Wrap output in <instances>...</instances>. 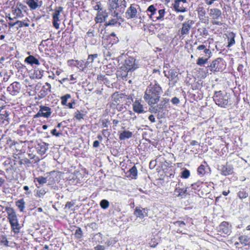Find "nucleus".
<instances>
[{"label":"nucleus","mask_w":250,"mask_h":250,"mask_svg":"<svg viewBox=\"0 0 250 250\" xmlns=\"http://www.w3.org/2000/svg\"><path fill=\"white\" fill-rule=\"evenodd\" d=\"M161 87L156 83H151L147 88L144 95V99L149 104L157 103L162 93Z\"/></svg>","instance_id":"f257e3e1"},{"label":"nucleus","mask_w":250,"mask_h":250,"mask_svg":"<svg viewBox=\"0 0 250 250\" xmlns=\"http://www.w3.org/2000/svg\"><path fill=\"white\" fill-rule=\"evenodd\" d=\"M6 211L8 214V219L11 226V230L15 234L20 232L22 226L19 224L15 210L11 208H6Z\"/></svg>","instance_id":"f03ea898"},{"label":"nucleus","mask_w":250,"mask_h":250,"mask_svg":"<svg viewBox=\"0 0 250 250\" xmlns=\"http://www.w3.org/2000/svg\"><path fill=\"white\" fill-rule=\"evenodd\" d=\"M229 96L221 91L215 92L213 99L216 104L223 107H226L229 104Z\"/></svg>","instance_id":"7ed1b4c3"},{"label":"nucleus","mask_w":250,"mask_h":250,"mask_svg":"<svg viewBox=\"0 0 250 250\" xmlns=\"http://www.w3.org/2000/svg\"><path fill=\"white\" fill-rule=\"evenodd\" d=\"M208 15L211 19V23L213 25H222L223 22L220 20L222 19L221 11L216 8H211L208 10Z\"/></svg>","instance_id":"20e7f679"},{"label":"nucleus","mask_w":250,"mask_h":250,"mask_svg":"<svg viewBox=\"0 0 250 250\" xmlns=\"http://www.w3.org/2000/svg\"><path fill=\"white\" fill-rule=\"evenodd\" d=\"M138 67V62L134 58L129 57L125 60V63L123 65V69L128 70L131 72L134 71Z\"/></svg>","instance_id":"39448f33"},{"label":"nucleus","mask_w":250,"mask_h":250,"mask_svg":"<svg viewBox=\"0 0 250 250\" xmlns=\"http://www.w3.org/2000/svg\"><path fill=\"white\" fill-rule=\"evenodd\" d=\"M62 10L63 8L61 6H59L54 10V12L52 14L53 24L54 27L57 29H59L60 27V24L58 23V21H60V13L62 11Z\"/></svg>","instance_id":"423d86ee"},{"label":"nucleus","mask_w":250,"mask_h":250,"mask_svg":"<svg viewBox=\"0 0 250 250\" xmlns=\"http://www.w3.org/2000/svg\"><path fill=\"white\" fill-rule=\"evenodd\" d=\"M51 114V108L48 106L41 105L38 113L34 115V118L43 117L48 118Z\"/></svg>","instance_id":"0eeeda50"},{"label":"nucleus","mask_w":250,"mask_h":250,"mask_svg":"<svg viewBox=\"0 0 250 250\" xmlns=\"http://www.w3.org/2000/svg\"><path fill=\"white\" fill-rule=\"evenodd\" d=\"M218 231L222 236L229 235L231 232V225L227 222H223L219 225Z\"/></svg>","instance_id":"6e6552de"},{"label":"nucleus","mask_w":250,"mask_h":250,"mask_svg":"<svg viewBox=\"0 0 250 250\" xmlns=\"http://www.w3.org/2000/svg\"><path fill=\"white\" fill-rule=\"evenodd\" d=\"M127 19H133L137 17V10L134 4H131L125 12Z\"/></svg>","instance_id":"1a4fd4ad"},{"label":"nucleus","mask_w":250,"mask_h":250,"mask_svg":"<svg viewBox=\"0 0 250 250\" xmlns=\"http://www.w3.org/2000/svg\"><path fill=\"white\" fill-rule=\"evenodd\" d=\"M51 87V84L48 83H46L45 85L42 86V89L39 93L38 96L39 98L42 99L45 97L48 94V92H50Z\"/></svg>","instance_id":"9d476101"},{"label":"nucleus","mask_w":250,"mask_h":250,"mask_svg":"<svg viewBox=\"0 0 250 250\" xmlns=\"http://www.w3.org/2000/svg\"><path fill=\"white\" fill-rule=\"evenodd\" d=\"M186 2L187 0H175L174 7L175 11L181 12H185L186 8L184 6V4Z\"/></svg>","instance_id":"9b49d317"},{"label":"nucleus","mask_w":250,"mask_h":250,"mask_svg":"<svg viewBox=\"0 0 250 250\" xmlns=\"http://www.w3.org/2000/svg\"><path fill=\"white\" fill-rule=\"evenodd\" d=\"M186 191L185 187L182 183H178L176 185L174 190V195L176 197H179L184 195Z\"/></svg>","instance_id":"f8f14e48"},{"label":"nucleus","mask_w":250,"mask_h":250,"mask_svg":"<svg viewBox=\"0 0 250 250\" xmlns=\"http://www.w3.org/2000/svg\"><path fill=\"white\" fill-rule=\"evenodd\" d=\"M20 83L17 82H14L10 85L7 88V90L12 95H16L17 93H19L20 90Z\"/></svg>","instance_id":"ddd939ff"},{"label":"nucleus","mask_w":250,"mask_h":250,"mask_svg":"<svg viewBox=\"0 0 250 250\" xmlns=\"http://www.w3.org/2000/svg\"><path fill=\"white\" fill-rule=\"evenodd\" d=\"M205 53L206 54V56H208L207 58H204L203 57H200L197 60L196 63L198 65H203L206 63L207 62L208 60L210 58V55L211 54V52L209 49H205Z\"/></svg>","instance_id":"4468645a"},{"label":"nucleus","mask_w":250,"mask_h":250,"mask_svg":"<svg viewBox=\"0 0 250 250\" xmlns=\"http://www.w3.org/2000/svg\"><path fill=\"white\" fill-rule=\"evenodd\" d=\"M26 3L31 10L36 9L42 5V1H39L38 0H26Z\"/></svg>","instance_id":"2eb2a0df"},{"label":"nucleus","mask_w":250,"mask_h":250,"mask_svg":"<svg viewBox=\"0 0 250 250\" xmlns=\"http://www.w3.org/2000/svg\"><path fill=\"white\" fill-rule=\"evenodd\" d=\"M197 12L198 17L200 20L202 21L205 22L207 20V18L206 16V10L203 7H199L197 9Z\"/></svg>","instance_id":"dca6fc26"},{"label":"nucleus","mask_w":250,"mask_h":250,"mask_svg":"<svg viewBox=\"0 0 250 250\" xmlns=\"http://www.w3.org/2000/svg\"><path fill=\"white\" fill-rule=\"evenodd\" d=\"M133 108L134 112L138 113H141L145 111L143 105L138 101H135L133 103Z\"/></svg>","instance_id":"f3484780"},{"label":"nucleus","mask_w":250,"mask_h":250,"mask_svg":"<svg viewBox=\"0 0 250 250\" xmlns=\"http://www.w3.org/2000/svg\"><path fill=\"white\" fill-rule=\"evenodd\" d=\"M174 226L177 232L181 233L183 232L185 229V224L183 221H176L174 223Z\"/></svg>","instance_id":"a211bd4d"},{"label":"nucleus","mask_w":250,"mask_h":250,"mask_svg":"<svg viewBox=\"0 0 250 250\" xmlns=\"http://www.w3.org/2000/svg\"><path fill=\"white\" fill-rule=\"evenodd\" d=\"M48 144L45 143L38 144L37 148L38 152L41 155L45 154L48 148Z\"/></svg>","instance_id":"6ab92c4d"},{"label":"nucleus","mask_w":250,"mask_h":250,"mask_svg":"<svg viewBox=\"0 0 250 250\" xmlns=\"http://www.w3.org/2000/svg\"><path fill=\"white\" fill-rule=\"evenodd\" d=\"M221 61V59L218 58L217 59L212 61L210 65L211 71H219V61Z\"/></svg>","instance_id":"aec40b11"},{"label":"nucleus","mask_w":250,"mask_h":250,"mask_svg":"<svg viewBox=\"0 0 250 250\" xmlns=\"http://www.w3.org/2000/svg\"><path fill=\"white\" fill-rule=\"evenodd\" d=\"M25 62L31 65L33 64H35L37 65L40 64V62L39 60L34 56L32 55H30L28 57H26L25 59Z\"/></svg>","instance_id":"412c9836"},{"label":"nucleus","mask_w":250,"mask_h":250,"mask_svg":"<svg viewBox=\"0 0 250 250\" xmlns=\"http://www.w3.org/2000/svg\"><path fill=\"white\" fill-rule=\"evenodd\" d=\"M9 114L7 111H4V113H0V125L5 123H8Z\"/></svg>","instance_id":"4be33fe9"},{"label":"nucleus","mask_w":250,"mask_h":250,"mask_svg":"<svg viewBox=\"0 0 250 250\" xmlns=\"http://www.w3.org/2000/svg\"><path fill=\"white\" fill-rule=\"evenodd\" d=\"M132 136V133L131 131L125 130L120 133L119 134V139L121 140H124L126 139L130 138Z\"/></svg>","instance_id":"5701e85b"},{"label":"nucleus","mask_w":250,"mask_h":250,"mask_svg":"<svg viewBox=\"0 0 250 250\" xmlns=\"http://www.w3.org/2000/svg\"><path fill=\"white\" fill-rule=\"evenodd\" d=\"M131 72L130 71L123 69V66L120 67V70L118 71V74L119 76L121 77L123 80H126L128 74Z\"/></svg>","instance_id":"b1692460"},{"label":"nucleus","mask_w":250,"mask_h":250,"mask_svg":"<svg viewBox=\"0 0 250 250\" xmlns=\"http://www.w3.org/2000/svg\"><path fill=\"white\" fill-rule=\"evenodd\" d=\"M232 167L230 166H224L222 168V173L224 175H228L232 173Z\"/></svg>","instance_id":"393cba45"},{"label":"nucleus","mask_w":250,"mask_h":250,"mask_svg":"<svg viewBox=\"0 0 250 250\" xmlns=\"http://www.w3.org/2000/svg\"><path fill=\"white\" fill-rule=\"evenodd\" d=\"M156 11H157V10L153 5L149 6L147 9L148 15L152 21H153L154 19V14H156Z\"/></svg>","instance_id":"a878e982"},{"label":"nucleus","mask_w":250,"mask_h":250,"mask_svg":"<svg viewBox=\"0 0 250 250\" xmlns=\"http://www.w3.org/2000/svg\"><path fill=\"white\" fill-rule=\"evenodd\" d=\"M191 28V25L189 23V21L188 22H184L183 24V27L182 28V34H188V33L189 30Z\"/></svg>","instance_id":"bb28decb"},{"label":"nucleus","mask_w":250,"mask_h":250,"mask_svg":"<svg viewBox=\"0 0 250 250\" xmlns=\"http://www.w3.org/2000/svg\"><path fill=\"white\" fill-rule=\"evenodd\" d=\"M143 210H145V209H141L139 207H136L135 209L134 214L137 218L142 219L145 216L143 212Z\"/></svg>","instance_id":"cd10ccee"},{"label":"nucleus","mask_w":250,"mask_h":250,"mask_svg":"<svg viewBox=\"0 0 250 250\" xmlns=\"http://www.w3.org/2000/svg\"><path fill=\"white\" fill-rule=\"evenodd\" d=\"M98 57V54H91L88 56L87 61L85 62V66H88L89 63H91L93 62L94 59L97 58Z\"/></svg>","instance_id":"c85d7f7f"},{"label":"nucleus","mask_w":250,"mask_h":250,"mask_svg":"<svg viewBox=\"0 0 250 250\" xmlns=\"http://www.w3.org/2000/svg\"><path fill=\"white\" fill-rule=\"evenodd\" d=\"M129 172L130 173V176L132 178L136 179L137 175V169L136 167L134 166L132 167L129 170Z\"/></svg>","instance_id":"c756f323"},{"label":"nucleus","mask_w":250,"mask_h":250,"mask_svg":"<svg viewBox=\"0 0 250 250\" xmlns=\"http://www.w3.org/2000/svg\"><path fill=\"white\" fill-rule=\"evenodd\" d=\"M13 14L15 16L14 18H21L22 17L21 10L19 8H16L13 10Z\"/></svg>","instance_id":"7c9ffc66"},{"label":"nucleus","mask_w":250,"mask_h":250,"mask_svg":"<svg viewBox=\"0 0 250 250\" xmlns=\"http://www.w3.org/2000/svg\"><path fill=\"white\" fill-rule=\"evenodd\" d=\"M111 16L117 20H119L120 22H123L124 19L122 18L119 13L118 12V10H115L113 12H111Z\"/></svg>","instance_id":"2f4dec72"},{"label":"nucleus","mask_w":250,"mask_h":250,"mask_svg":"<svg viewBox=\"0 0 250 250\" xmlns=\"http://www.w3.org/2000/svg\"><path fill=\"white\" fill-rule=\"evenodd\" d=\"M239 240L241 244L247 245L250 241V238L247 236L243 235L240 236Z\"/></svg>","instance_id":"473e14b6"},{"label":"nucleus","mask_w":250,"mask_h":250,"mask_svg":"<svg viewBox=\"0 0 250 250\" xmlns=\"http://www.w3.org/2000/svg\"><path fill=\"white\" fill-rule=\"evenodd\" d=\"M117 23H119V25L121 24V22L119 21V20H117V19H112L109 21L108 22H106L105 24V26H111L114 25Z\"/></svg>","instance_id":"72a5a7b5"},{"label":"nucleus","mask_w":250,"mask_h":250,"mask_svg":"<svg viewBox=\"0 0 250 250\" xmlns=\"http://www.w3.org/2000/svg\"><path fill=\"white\" fill-rule=\"evenodd\" d=\"M24 204L25 203L23 199H20L16 202V205L21 211H22L24 208Z\"/></svg>","instance_id":"f704fd0d"},{"label":"nucleus","mask_w":250,"mask_h":250,"mask_svg":"<svg viewBox=\"0 0 250 250\" xmlns=\"http://www.w3.org/2000/svg\"><path fill=\"white\" fill-rule=\"evenodd\" d=\"M16 23L17 25H18V26L17 27V29L23 26L28 27L29 26V24L28 22H25V21H16Z\"/></svg>","instance_id":"c9c22d12"},{"label":"nucleus","mask_w":250,"mask_h":250,"mask_svg":"<svg viewBox=\"0 0 250 250\" xmlns=\"http://www.w3.org/2000/svg\"><path fill=\"white\" fill-rule=\"evenodd\" d=\"M102 12L99 11L97 16L95 18V21L96 23H101L104 21L103 17L102 16Z\"/></svg>","instance_id":"e433bc0d"},{"label":"nucleus","mask_w":250,"mask_h":250,"mask_svg":"<svg viewBox=\"0 0 250 250\" xmlns=\"http://www.w3.org/2000/svg\"><path fill=\"white\" fill-rule=\"evenodd\" d=\"M165 10L161 9L158 11V16L157 17L154 16L153 21H157V20L161 19L164 16Z\"/></svg>","instance_id":"4c0bfd02"},{"label":"nucleus","mask_w":250,"mask_h":250,"mask_svg":"<svg viewBox=\"0 0 250 250\" xmlns=\"http://www.w3.org/2000/svg\"><path fill=\"white\" fill-rule=\"evenodd\" d=\"M71 98V96L69 94H67L62 97H61V99L62 100L61 103L63 105H66L67 99Z\"/></svg>","instance_id":"58836bf2"},{"label":"nucleus","mask_w":250,"mask_h":250,"mask_svg":"<svg viewBox=\"0 0 250 250\" xmlns=\"http://www.w3.org/2000/svg\"><path fill=\"white\" fill-rule=\"evenodd\" d=\"M118 1V0H113L112 1L110 5V10H117L119 8Z\"/></svg>","instance_id":"ea45409f"},{"label":"nucleus","mask_w":250,"mask_h":250,"mask_svg":"<svg viewBox=\"0 0 250 250\" xmlns=\"http://www.w3.org/2000/svg\"><path fill=\"white\" fill-rule=\"evenodd\" d=\"M231 38H228V47H230V46H231L232 45H233L235 42V40H234V35H233V33H231Z\"/></svg>","instance_id":"a19ab883"},{"label":"nucleus","mask_w":250,"mask_h":250,"mask_svg":"<svg viewBox=\"0 0 250 250\" xmlns=\"http://www.w3.org/2000/svg\"><path fill=\"white\" fill-rule=\"evenodd\" d=\"M35 179L40 185H43L47 182L46 178L43 177L42 176L37 177Z\"/></svg>","instance_id":"79ce46f5"},{"label":"nucleus","mask_w":250,"mask_h":250,"mask_svg":"<svg viewBox=\"0 0 250 250\" xmlns=\"http://www.w3.org/2000/svg\"><path fill=\"white\" fill-rule=\"evenodd\" d=\"M100 206L102 208L106 209L109 207V203L107 200H103L100 202Z\"/></svg>","instance_id":"37998d69"},{"label":"nucleus","mask_w":250,"mask_h":250,"mask_svg":"<svg viewBox=\"0 0 250 250\" xmlns=\"http://www.w3.org/2000/svg\"><path fill=\"white\" fill-rule=\"evenodd\" d=\"M238 196L241 199H244L248 196V193L244 191H240L237 193Z\"/></svg>","instance_id":"c03bdc74"},{"label":"nucleus","mask_w":250,"mask_h":250,"mask_svg":"<svg viewBox=\"0 0 250 250\" xmlns=\"http://www.w3.org/2000/svg\"><path fill=\"white\" fill-rule=\"evenodd\" d=\"M84 115L80 112V111L77 110L74 114V117L78 120H81L83 118Z\"/></svg>","instance_id":"a18cd8bd"},{"label":"nucleus","mask_w":250,"mask_h":250,"mask_svg":"<svg viewBox=\"0 0 250 250\" xmlns=\"http://www.w3.org/2000/svg\"><path fill=\"white\" fill-rule=\"evenodd\" d=\"M190 176V172L188 170L185 169H184L181 174V177L183 178L187 179Z\"/></svg>","instance_id":"49530a36"},{"label":"nucleus","mask_w":250,"mask_h":250,"mask_svg":"<svg viewBox=\"0 0 250 250\" xmlns=\"http://www.w3.org/2000/svg\"><path fill=\"white\" fill-rule=\"evenodd\" d=\"M164 73H165V76L168 78L170 81V79L172 78V72H171L167 68H166L164 69Z\"/></svg>","instance_id":"de8ad7c7"},{"label":"nucleus","mask_w":250,"mask_h":250,"mask_svg":"<svg viewBox=\"0 0 250 250\" xmlns=\"http://www.w3.org/2000/svg\"><path fill=\"white\" fill-rule=\"evenodd\" d=\"M83 231L81 228L77 229L75 232V235L76 236V237L78 238H80L82 236Z\"/></svg>","instance_id":"09e8293b"},{"label":"nucleus","mask_w":250,"mask_h":250,"mask_svg":"<svg viewBox=\"0 0 250 250\" xmlns=\"http://www.w3.org/2000/svg\"><path fill=\"white\" fill-rule=\"evenodd\" d=\"M2 239L0 240V243L3 244L5 246H8V241L5 236L2 235L1 236Z\"/></svg>","instance_id":"8fccbe9b"},{"label":"nucleus","mask_w":250,"mask_h":250,"mask_svg":"<svg viewBox=\"0 0 250 250\" xmlns=\"http://www.w3.org/2000/svg\"><path fill=\"white\" fill-rule=\"evenodd\" d=\"M19 163L20 164H26V165H30L31 164V162L30 161V160H29L27 158H24V159H21L20 162H19Z\"/></svg>","instance_id":"3c124183"},{"label":"nucleus","mask_w":250,"mask_h":250,"mask_svg":"<svg viewBox=\"0 0 250 250\" xmlns=\"http://www.w3.org/2000/svg\"><path fill=\"white\" fill-rule=\"evenodd\" d=\"M198 173L199 174L203 175L205 173V167L203 165H201L197 169Z\"/></svg>","instance_id":"603ef678"},{"label":"nucleus","mask_w":250,"mask_h":250,"mask_svg":"<svg viewBox=\"0 0 250 250\" xmlns=\"http://www.w3.org/2000/svg\"><path fill=\"white\" fill-rule=\"evenodd\" d=\"M86 34H87V36H88L89 37H90V38L95 36V32H94V30L91 29H90L88 30V31L87 32Z\"/></svg>","instance_id":"864d4df0"},{"label":"nucleus","mask_w":250,"mask_h":250,"mask_svg":"<svg viewBox=\"0 0 250 250\" xmlns=\"http://www.w3.org/2000/svg\"><path fill=\"white\" fill-rule=\"evenodd\" d=\"M102 125L104 127H108V124L109 123V121L107 119H104L102 121Z\"/></svg>","instance_id":"5fc2aeb1"},{"label":"nucleus","mask_w":250,"mask_h":250,"mask_svg":"<svg viewBox=\"0 0 250 250\" xmlns=\"http://www.w3.org/2000/svg\"><path fill=\"white\" fill-rule=\"evenodd\" d=\"M45 193H46L45 191L43 189H41L37 191V194L40 197L42 196H43V195H44Z\"/></svg>","instance_id":"6e6d98bb"},{"label":"nucleus","mask_w":250,"mask_h":250,"mask_svg":"<svg viewBox=\"0 0 250 250\" xmlns=\"http://www.w3.org/2000/svg\"><path fill=\"white\" fill-rule=\"evenodd\" d=\"M74 202H68L66 203V204L65 205V208H70L71 207H72L73 206H74Z\"/></svg>","instance_id":"4d7b16f0"},{"label":"nucleus","mask_w":250,"mask_h":250,"mask_svg":"<svg viewBox=\"0 0 250 250\" xmlns=\"http://www.w3.org/2000/svg\"><path fill=\"white\" fill-rule=\"evenodd\" d=\"M51 134L53 135H55L57 137H58L59 136L61 133H57V130L56 129H53L51 132Z\"/></svg>","instance_id":"13d9d810"},{"label":"nucleus","mask_w":250,"mask_h":250,"mask_svg":"<svg viewBox=\"0 0 250 250\" xmlns=\"http://www.w3.org/2000/svg\"><path fill=\"white\" fill-rule=\"evenodd\" d=\"M93 8L95 10L100 11H102V8H101V6L99 4H96L93 7Z\"/></svg>","instance_id":"bf43d9fd"},{"label":"nucleus","mask_w":250,"mask_h":250,"mask_svg":"<svg viewBox=\"0 0 250 250\" xmlns=\"http://www.w3.org/2000/svg\"><path fill=\"white\" fill-rule=\"evenodd\" d=\"M4 103L2 99L1 96H0V112L1 111V110L3 108Z\"/></svg>","instance_id":"052dcab7"},{"label":"nucleus","mask_w":250,"mask_h":250,"mask_svg":"<svg viewBox=\"0 0 250 250\" xmlns=\"http://www.w3.org/2000/svg\"><path fill=\"white\" fill-rule=\"evenodd\" d=\"M104 247L102 245H98L95 248V250H104Z\"/></svg>","instance_id":"680f3d73"},{"label":"nucleus","mask_w":250,"mask_h":250,"mask_svg":"<svg viewBox=\"0 0 250 250\" xmlns=\"http://www.w3.org/2000/svg\"><path fill=\"white\" fill-rule=\"evenodd\" d=\"M197 50H205V49H207L206 48V46L205 45H200L199 46H198L197 48Z\"/></svg>","instance_id":"e2e57ef3"},{"label":"nucleus","mask_w":250,"mask_h":250,"mask_svg":"<svg viewBox=\"0 0 250 250\" xmlns=\"http://www.w3.org/2000/svg\"><path fill=\"white\" fill-rule=\"evenodd\" d=\"M149 120L151 121L152 123H154L155 122V117L153 115H150L148 117Z\"/></svg>","instance_id":"0e129e2a"},{"label":"nucleus","mask_w":250,"mask_h":250,"mask_svg":"<svg viewBox=\"0 0 250 250\" xmlns=\"http://www.w3.org/2000/svg\"><path fill=\"white\" fill-rule=\"evenodd\" d=\"M100 145V143L98 141H95L93 143V146L94 147H99Z\"/></svg>","instance_id":"69168bd1"},{"label":"nucleus","mask_w":250,"mask_h":250,"mask_svg":"<svg viewBox=\"0 0 250 250\" xmlns=\"http://www.w3.org/2000/svg\"><path fill=\"white\" fill-rule=\"evenodd\" d=\"M88 226L92 229L96 228L97 224L95 223H91L88 225Z\"/></svg>","instance_id":"338daca9"},{"label":"nucleus","mask_w":250,"mask_h":250,"mask_svg":"<svg viewBox=\"0 0 250 250\" xmlns=\"http://www.w3.org/2000/svg\"><path fill=\"white\" fill-rule=\"evenodd\" d=\"M102 16L103 17V21H105L106 19L107 18V17H108V15H107V13H106V12H104V13H102Z\"/></svg>","instance_id":"774afa93"}]
</instances>
